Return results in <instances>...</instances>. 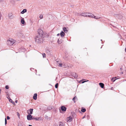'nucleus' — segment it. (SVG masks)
I'll list each match as a JSON object with an SVG mask.
<instances>
[{"label":"nucleus","mask_w":126,"mask_h":126,"mask_svg":"<svg viewBox=\"0 0 126 126\" xmlns=\"http://www.w3.org/2000/svg\"><path fill=\"white\" fill-rule=\"evenodd\" d=\"M35 41L36 42L38 43H42V36L37 35L35 38Z\"/></svg>","instance_id":"f257e3e1"},{"label":"nucleus","mask_w":126,"mask_h":126,"mask_svg":"<svg viewBox=\"0 0 126 126\" xmlns=\"http://www.w3.org/2000/svg\"><path fill=\"white\" fill-rule=\"evenodd\" d=\"M15 42V40L12 39H10L7 41V43L9 45L11 46L14 44Z\"/></svg>","instance_id":"f03ea898"},{"label":"nucleus","mask_w":126,"mask_h":126,"mask_svg":"<svg viewBox=\"0 0 126 126\" xmlns=\"http://www.w3.org/2000/svg\"><path fill=\"white\" fill-rule=\"evenodd\" d=\"M87 15L88 17H94V18L95 19H99L100 18L99 17H96V16H94L93 14H92L88 13Z\"/></svg>","instance_id":"7ed1b4c3"},{"label":"nucleus","mask_w":126,"mask_h":126,"mask_svg":"<svg viewBox=\"0 0 126 126\" xmlns=\"http://www.w3.org/2000/svg\"><path fill=\"white\" fill-rule=\"evenodd\" d=\"M38 35L42 36V35L43 34V31L41 29H39L38 30Z\"/></svg>","instance_id":"20e7f679"},{"label":"nucleus","mask_w":126,"mask_h":126,"mask_svg":"<svg viewBox=\"0 0 126 126\" xmlns=\"http://www.w3.org/2000/svg\"><path fill=\"white\" fill-rule=\"evenodd\" d=\"M72 120V117L71 116H69L67 118L66 121L67 122H70Z\"/></svg>","instance_id":"39448f33"},{"label":"nucleus","mask_w":126,"mask_h":126,"mask_svg":"<svg viewBox=\"0 0 126 126\" xmlns=\"http://www.w3.org/2000/svg\"><path fill=\"white\" fill-rule=\"evenodd\" d=\"M27 119L29 120L33 119L32 116L31 114L28 115H27Z\"/></svg>","instance_id":"423d86ee"},{"label":"nucleus","mask_w":126,"mask_h":126,"mask_svg":"<svg viewBox=\"0 0 126 126\" xmlns=\"http://www.w3.org/2000/svg\"><path fill=\"white\" fill-rule=\"evenodd\" d=\"M33 110V109H30L29 110H28L27 113H28L30 114H31L32 113V112Z\"/></svg>","instance_id":"0eeeda50"},{"label":"nucleus","mask_w":126,"mask_h":126,"mask_svg":"<svg viewBox=\"0 0 126 126\" xmlns=\"http://www.w3.org/2000/svg\"><path fill=\"white\" fill-rule=\"evenodd\" d=\"M87 14H88V13L87 12L82 13L80 15L82 16L88 17Z\"/></svg>","instance_id":"6e6552de"},{"label":"nucleus","mask_w":126,"mask_h":126,"mask_svg":"<svg viewBox=\"0 0 126 126\" xmlns=\"http://www.w3.org/2000/svg\"><path fill=\"white\" fill-rule=\"evenodd\" d=\"M61 110L63 111H65L66 110V108L64 106H62L61 108Z\"/></svg>","instance_id":"1a4fd4ad"},{"label":"nucleus","mask_w":126,"mask_h":126,"mask_svg":"<svg viewBox=\"0 0 126 126\" xmlns=\"http://www.w3.org/2000/svg\"><path fill=\"white\" fill-rule=\"evenodd\" d=\"M33 119H34L36 120H41V119L40 117L33 118Z\"/></svg>","instance_id":"9d476101"},{"label":"nucleus","mask_w":126,"mask_h":126,"mask_svg":"<svg viewBox=\"0 0 126 126\" xmlns=\"http://www.w3.org/2000/svg\"><path fill=\"white\" fill-rule=\"evenodd\" d=\"M37 94L36 93L34 94L33 96V98L35 100H36L37 99Z\"/></svg>","instance_id":"9b49d317"},{"label":"nucleus","mask_w":126,"mask_h":126,"mask_svg":"<svg viewBox=\"0 0 126 126\" xmlns=\"http://www.w3.org/2000/svg\"><path fill=\"white\" fill-rule=\"evenodd\" d=\"M65 34V33L62 31L60 33L61 36L62 37H63L64 36Z\"/></svg>","instance_id":"f8f14e48"},{"label":"nucleus","mask_w":126,"mask_h":126,"mask_svg":"<svg viewBox=\"0 0 126 126\" xmlns=\"http://www.w3.org/2000/svg\"><path fill=\"white\" fill-rule=\"evenodd\" d=\"M99 84L102 88H103L104 87V85L103 83H99Z\"/></svg>","instance_id":"ddd939ff"},{"label":"nucleus","mask_w":126,"mask_h":126,"mask_svg":"<svg viewBox=\"0 0 126 126\" xmlns=\"http://www.w3.org/2000/svg\"><path fill=\"white\" fill-rule=\"evenodd\" d=\"M59 126H64V124H63V123L61 122H60L59 123Z\"/></svg>","instance_id":"4468645a"},{"label":"nucleus","mask_w":126,"mask_h":126,"mask_svg":"<svg viewBox=\"0 0 126 126\" xmlns=\"http://www.w3.org/2000/svg\"><path fill=\"white\" fill-rule=\"evenodd\" d=\"M27 11V10L26 9H24L21 12V13L22 14H23L25 13Z\"/></svg>","instance_id":"2eb2a0df"},{"label":"nucleus","mask_w":126,"mask_h":126,"mask_svg":"<svg viewBox=\"0 0 126 126\" xmlns=\"http://www.w3.org/2000/svg\"><path fill=\"white\" fill-rule=\"evenodd\" d=\"M8 16L11 19L13 18V16L11 14H9Z\"/></svg>","instance_id":"dca6fc26"},{"label":"nucleus","mask_w":126,"mask_h":126,"mask_svg":"<svg viewBox=\"0 0 126 126\" xmlns=\"http://www.w3.org/2000/svg\"><path fill=\"white\" fill-rule=\"evenodd\" d=\"M67 29L66 28L64 27L63 28V30L64 32L65 33H66L67 32Z\"/></svg>","instance_id":"f3484780"},{"label":"nucleus","mask_w":126,"mask_h":126,"mask_svg":"<svg viewBox=\"0 0 126 126\" xmlns=\"http://www.w3.org/2000/svg\"><path fill=\"white\" fill-rule=\"evenodd\" d=\"M81 111L82 112H84L86 111V109H85L82 108Z\"/></svg>","instance_id":"a211bd4d"},{"label":"nucleus","mask_w":126,"mask_h":126,"mask_svg":"<svg viewBox=\"0 0 126 126\" xmlns=\"http://www.w3.org/2000/svg\"><path fill=\"white\" fill-rule=\"evenodd\" d=\"M58 42L59 44H61L62 43V41L60 40H59L58 39Z\"/></svg>","instance_id":"6ab92c4d"},{"label":"nucleus","mask_w":126,"mask_h":126,"mask_svg":"<svg viewBox=\"0 0 126 126\" xmlns=\"http://www.w3.org/2000/svg\"><path fill=\"white\" fill-rule=\"evenodd\" d=\"M75 78H77L78 77V76L77 74L75 73V75L73 76Z\"/></svg>","instance_id":"aec40b11"},{"label":"nucleus","mask_w":126,"mask_h":126,"mask_svg":"<svg viewBox=\"0 0 126 126\" xmlns=\"http://www.w3.org/2000/svg\"><path fill=\"white\" fill-rule=\"evenodd\" d=\"M21 22L22 24H24L25 22L24 20L23 19H21Z\"/></svg>","instance_id":"412c9836"},{"label":"nucleus","mask_w":126,"mask_h":126,"mask_svg":"<svg viewBox=\"0 0 126 126\" xmlns=\"http://www.w3.org/2000/svg\"><path fill=\"white\" fill-rule=\"evenodd\" d=\"M77 98L76 97H74L72 99V100H73L74 103H75L76 101H75V100Z\"/></svg>","instance_id":"4be33fe9"},{"label":"nucleus","mask_w":126,"mask_h":126,"mask_svg":"<svg viewBox=\"0 0 126 126\" xmlns=\"http://www.w3.org/2000/svg\"><path fill=\"white\" fill-rule=\"evenodd\" d=\"M42 55L44 58L46 57V55L45 53L42 54Z\"/></svg>","instance_id":"5701e85b"},{"label":"nucleus","mask_w":126,"mask_h":126,"mask_svg":"<svg viewBox=\"0 0 126 126\" xmlns=\"http://www.w3.org/2000/svg\"><path fill=\"white\" fill-rule=\"evenodd\" d=\"M58 83H57L55 85V87L56 88H57L58 87Z\"/></svg>","instance_id":"b1692460"},{"label":"nucleus","mask_w":126,"mask_h":126,"mask_svg":"<svg viewBox=\"0 0 126 126\" xmlns=\"http://www.w3.org/2000/svg\"><path fill=\"white\" fill-rule=\"evenodd\" d=\"M39 17L41 19L43 17V15H40L39 16Z\"/></svg>","instance_id":"393cba45"},{"label":"nucleus","mask_w":126,"mask_h":126,"mask_svg":"<svg viewBox=\"0 0 126 126\" xmlns=\"http://www.w3.org/2000/svg\"><path fill=\"white\" fill-rule=\"evenodd\" d=\"M116 78V77H115V78H112V79H111V80L113 81H115V79H114L115 78Z\"/></svg>","instance_id":"a878e982"},{"label":"nucleus","mask_w":126,"mask_h":126,"mask_svg":"<svg viewBox=\"0 0 126 126\" xmlns=\"http://www.w3.org/2000/svg\"><path fill=\"white\" fill-rule=\"evenodd\" d=\"M5 88L6 89H8L9 88L8 86V85L6 86Z\"/></svg>","instance_id":"bb28decb"},{"label":"nucleus","mask_w":126,"mask_h":126,"mask_svg":"<svg viewBox=\"0 0 126 126\" xmlns=\"http://www.w3.org/2000/svg\"><path fill=\"white\" fill-rule=\"evenodd\" d=\"M17 115L18 116V117H19V118L20 116L19 113L18 112H17Z\"/></svg>","instance_id":"cd10ccee"},{"label":"nucleus","mask_w":126,"mask_h":126,"mask_svg":"<svg viewBox=\"0 0 126 126\" xmlns=\"http://www.w3.org/2000/svg\"><path fill=\"white\" fill-rule=\"evenodd\" d=\"M9 101L10 102H12V103H14V102H12V100L11 99H9Z\"/></svg>","instance_id":"c85d7f7f"},{"label":"nucleus","mask_w":126,"mask_h":126,"mask_svg":"<svg viewBox=\"0 0 126 126\" xmlns=\"http://www.w3.org/2000/svg\"><path fill=\"white\" fill-rule=\"evenodd\" d=\"M62 63H60L59 64V66L60 67H61L62 66Z\"/></svg>","instance_id":"c756f323"},{"label":"nucleus","mask_w":126,"mask_h":126,"mask_svg":"<svg viewBox=\"0 0 126 126\" xmlns=\"http://www.w3.org/2000/svg\"><path fill=\"white\" fill-rule=\"evenodd\" d=\"M7 120L5 118V125H6L7 124Z\"/></svg>","instance_id":"7c9ffc66"},{"label":"nucleus","mask_w":126,"mask_h":126,"mask_svg":"<svg viewBox=\"0 0 126 126\" xmlns=\"http://www.w3.org/2000/svg\"><path fill=\"white\" fill-rule=\"evenodd\" d=\"M7 120H9L10 119V118L9 116H7Z\"/></svg>","instance_id":"2f4dec72"},{"label":"nucleus","mask_w":126,"mask_h":126,"mask_svg":"<svg viewBox=\"0 0 126 126\" xmlns=\"http://www.w3.org/2000/svg\"><path fill=\"white\" fill-rule=\"evenodd\" d=\"M88 81V80H87V81H83V82H82V83H83L84 82H85Z\"/></svg>","instance_id":"473e14b6"},{"label":"nucleus","mask_w":126,"mask_h":126,"mask_svg":"<svg viewBox=\"0 0 126 126\" xmlns=\"http://www.w3.org/2000/svg\"><path fill=\"white\" fill-rule=\"evenodd\" d=\"M29 126H32V125H29Z\"/></svg>","instance_id":"72a5a7b5"},{"label":"nucleus","mask_w":126,"mask_h":126,"mask_svg":"<svg viewBox=\"0 0 126 126\" xmlns=\"http://www.w3.org/2000/svg\"><path fill=\"white\" fill-rule=\"evenodd\" d=\"M16 103H17V101H16Z\"/></svg>","instance_id":"f704fd0d"}]
</instances>
